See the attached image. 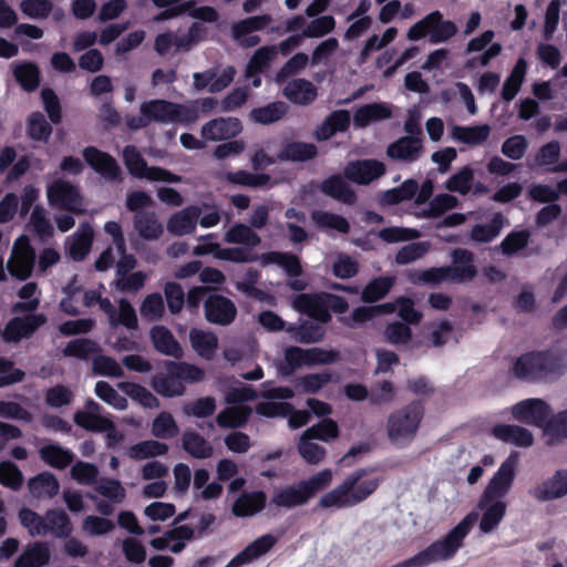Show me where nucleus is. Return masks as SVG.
Instances as JSON below:
<instances>
[{
	"label": "nucleus",
	"instance_id": "1",
	"mask_svg": "<svg viewBox=\"0 0 567 567\" xmlns=\"http://www.w3.org/2000/svg\"><path fill=\"white\" fill-rule=\"evenodd\" d=\"M518 464L519 453L516 451L511 452L482 493L477 503L480 513L474 512L477 517L481 515L480 529L482 533H492L503 520L507 509L505 497L512 488ZM471 514H473V512H471ZM468 515L470 513L466 516ZM476 522L477 520H475L473 525Z\"/></svg>",
	"mask_w": 567,
	"mask_h": 567
},
{
	"label": "nucleus",
	"instance_id": "2",
	"mask_svg": "<svg viewBox=\"0 0 567 567\" xmlns=\"http://www.w3.org/2000/svg\"><path fill=\"white\" fill-rule=\"evenodd\" d=\"M381 477L372 470H357L329 492L321 495L318 507L338 511L364 502L379 487Z\"/></svg>",
	"mask_w": 567,
	"mask_h": 567
},
{
	"label": "nucleus",
	"instance_id": "3",
	"mask_svg": "<svg viewBox=\"0 0 567 567\" xmlns=\"http://www.w3.org/2000/svg\"><path fill=\"white\" fill-rule=\"evenodd\" d=\"M18 296L21 300L13 306V311L28 313V316L14 318L7 324L3 338L10 342H17L29 337L45 322L43 315L32 313L40 305V291L34 282L25 284L19 290Z\"/></svg>",
	"mask_w": 567,
	"mask_h": 567
},
{
	"label": "nucleus",
	"instance_id": "4",
	"mask_svg": "<svg viewBox=\"0 0 567 567\" xmlns=\"http://www.w3.org/2000/svg\"><path fill=\"white\" fill-rule=\"evenodd\" d=\"M476 514L465 516L443 539L433 543L415 556L392 567H425L430 564L451 558L461 547L463 539L473 527Z\"/></svg>",
	"mask_w": 567,
	"mask_h": 567
},
{
	"label": "nucleus",
	"instance_id": "5",
	"mask_svg": "<svg viewBox=\"0 0 567 567\" xmlns=\"http://www.w3.org/2000/svg\"><path fill=\"white\" fill-rule=\"evenodd\" d=\"M141 115L127 120V125L132 130L147 126L152 122L162 124H183L187 125L192 111L182 104L173 103L166 100H151L142 103L140 107Z\"/></svg>",
	"mask_w": 567,
	"mask_h": 567
},
{
	"label": "nucleus",
	"instance_id": "6",
	"mask_svg": "<svg viewBox=\"0 0 567 567\" xmlns=\"http://www.w3.org/2000/svg\"><path fill=\"white\" fill-rule=\"evenodd\" d=\"M476 275L473 264V254L465 249H455L452 252V265L447 267L431 268L423 271L420 277L412 278V281L429 284H441L444 281L463 282L471 280Z\"/></svg>",
	"mask_w": 567,
	"mask_h": 567
},
{
	"label": "nucleus",
	"instance_id": "7",
	"mask_svg": "<svg viewBox=\"0 0 567 567\" xmlns=\"http://www.w3.org/2000/svg\"><path fill=\"white\" fill-rule=\"evenodd\" d=\"M292 307L321 323L330 320V309L336 313H343L348 310V303L343 298L330 293L299 295L293 299Z\"/></svg>",
	"mask_w": 567,
	"mask_h": 567
},
{
	"label": "nucleus",
	"instance_id": "8",
	"mask_svg": "<svg viewBox=\"0 0 567 567\" xmlns=\"http://www.w3.org/2000/svg\"><path fill=\"white\" fill-rule=\"evenodd\" d=\"M560 369V362L549 352H529L520 355L513 367L514 375L526 381L550 377Z\"/></svg>",
	"mask_w": 567,
	"mask_h": 567
},
{
	"label": "nucleus",
	"instance_id": "9",
	"mask_svg": "<svg viewBox=\"0 0 567 567\" xmlns=\"http://www.w3.org/2000/svg\"><path fill=\"white\" fill-rule=\"evenodd\" d=\"M123 161L130 174L136 178L151 182L179 183L182 177L167 169L148 166L135 146H126L123 151Z\"/></svg>",
	"mask_w": 567,
	"mask_h": 567
},
{
	"label": "nucleus",
	"instance_id": "10",
	"mask_svg": "<svg viewBox=\"0 0 567 567\" xmlns=\"http://www.w3.org/2000/svg\"><path fill=\"white\" fill-rule=\"evenodd\" d=\"M421 415L422 410L419 404H411L393 413L388 422L390 440L395 444H404L410 441L419 427Z\"/></svg>",
	"mask_w": 567,
	"mask_h": 567
},
{
	"label": "nucleus",
	"instance_id": "11",
	"mask_svg": "<svg viewBox=\"0 0 567 567\" xmlns=\"http://www.w3.org/2000/svg\"><path fill=\"white\" fill-rule=\"evenodd\" d=\"M494 31L486 30L468 41L465 52L471 54V56L465 62L466 68H485L493 59L501 54L503 47L501 43L494 42Z\"/></svg>",
	"mask_w": 567,
	"mask_h": 567
},
{
	"label": "nucleus",
	"instance_id": "12",
	"mask_svg": "<svg viewBox=\"0 0 567 567\" xmlns=\"http://www.w3.org/2000/svg\"><path fill=\"white\" fill-rule=\"evenodd\" d=\"M48 200L52 207L70 210L75 214H83V199L76 186L63 179H56L49 185Z\"/></svg>",
	"mask_w": 567,
	"mask_h": 567
},
{
	"label": "nucleus",
	"instance_id": "13",
	"mask_svg": "<svg viewBox=\"0 0 567 567\" xmlns=\"http://www.w3.org/2000/svg\"><path fill=\"white\" fill-rule=\"evenodd\" d=\"M271 21L272 19L269 14L254 16L239 20L231 25V38L243 48L256 47L261 41L256 32L264 30Z\"/></svg>",
	"mask_w": 567,
	"mask_h": 567
},
{
	"label": "nucleus",
	"instance_id": "14",
	"mask_svg": "<svg viewBox=\"0 0 567 567\" xmlns=\"http://www.w3.org/2000/svg\"><path fill=\"white\" fill-rule=\"evenodd\" d=\"M512 416L529 425L545 427L550 414L549 405L540 399H526L511 408Z\"/></svg>",
	"mask_w": 567,
	"mask_h": 567
},
{
	"label": "nucleus",
	"instance_id": "15",
	"mask_svg": "<svg viewBox=\"0 0 567 567\" xmlns=\"http://www.w3.org/2000/svg\"><path fill=\"white\" fill-rule=\"evenodd\" d=\"M34 250L25 235L20 236L13 244L11 257L8 260V270L19 279H27L33 268Z\"/></svg>",
	"mask_w": 567,
	"mask_h": 567
},
{
	"label": "nucleus",
	"instance_id": "16",
	"mask_svg": "<svg viewBox=\"0 0 567 567\" xmlns=\"http://www.w3.org/2000/svg\"><path fill=\"white\" fill-rule=\"evenodd\" d=\"M243 131L241 122L237 117H217L206 122L200 128L203 140L219 142L230 140Z\"/></svg>",
	"mask_w": 567,
	"mask_h": 567
},
{
	"label": "nucleus",
	"instance_id": "17",
	"mask_svg": "<svg viewBox=\"0 0 567 567\" xmlns=\"http://www.w3.org/2000/svg\"><path fill=\"white\" fill-rule=\"evenodd\" d=\"M85 162L104 179L115 181L121 175V168L110 154L90 146L83 150Z\"/></svg>",
	"mask_w": 567,
	"mask_h": 567
},
{
	"label": "nucleus",
	"instance_id": "18",
	"mask_svg": "<svg viewBox=\"0 0 567 567\" xmlns=\"http://www.w3.org/2000/svg\"><path fill=\"white\" fill-rule=\"evenodd\" d=\"M385 172L383 163L375 159L351 162L344 168L348 179L353 183L367 185L382 176Z\"/></svg>",
	"mask_w": 567,
	"mask_h": 567
},
{
	"label": "nucleus",
	"instance_id": "19",
	"mask_svg": "<svg viewBox=\"0 0 567 567\" xmlns=\"http://www.w3.org/2000/svg\"><path fill=\"white\" fill-rule=\"evenodd\" d=\"M529 494L539 502L564 497L567 495V471H557L551 477L533 487Z\"/></svg>",
	"mask_w": 567,
	"mask_h": 567
},
{
	"label": "nucleus",
	"instance_id": "20",
	"mask_svg": "<svg viewBox=\"0 0 567 567\" xmlns=\"http://www.w3.org/2000/svg\"><path fill=\"white\" fill-rule=\"evenodd\" d=\"M257 413L274 417V416H287L289 415V426L292 429L301 427L309 421V412L307 411H293V408L289 403L285 402H262L257 405Z\"/></svg>",
	"mask_w": 567,
	"mask_h": 567
},
{
	"label": "nucleus",
	"instance_id": "21",
	"mask_svg": "<svg viewBox=\"0 0 567 567\" xmlns=\"http://www.w3.org/2000/svg\"><path fill=\"white\" fill-rule=\"evenodd\" d=\"M200 214V207L195 205L174 213L166 223L168 233L174 236L193 234L197 227Z\"/></svg>",
	"mask_w": 567,
	"mask_h": 567
},
{
	"label": "nucleus",
	"instance_id": "22",
	"mask_svg": "<svg viewBox=\"0 0 567 567\" xmlns=\"http://www.w3.org/2000/svg\"><path fill=\"white\" fill-rule=\"evenodd\" d=\"M236 313L235 305L223 296H210L205 302L206 318L213 323L229 324L234 321Z\"/></svg>",
	"mask_w": 567,
	"mask_h": 567
},
{
	"label": "nucleus",
	"instance_id": "23",
	"mask_svg": "<svg viewBox=\"0 0 567 567\" xmlns=\"http://www.w3.org/2000/svg\"><path fill=\"white\" fill-rule=\"evenodd\" d=\"M276 543L277 538L275 536L270 534L262 535L237 554L226 567H243L244 565L250 564L267 554Z\"/></svg>",
	"mask_w": 567,
	"mask_h": 567
},
{
	"label": "nucleus",
	"instance_id": "24",
	"mask_svg": "<svg viewBox=\"0 0 567 567\" xmlns=\"http://www.w3.org/2000/svg\"><path fill=\"white\" fill-rule=\"evenodd\" d=\"M101 405L93 400H89L85 410L78 411L74 414L76 425L92 432H103L111 426V420L101 415Z\"/></svg>",
	"mask_w": 567,
	"mask_h": 567
},
{
	"label": "nucleus",
	"instance_id": "25",
	"mask_svg": "<svg viewBox=\"0 0 567 567\" xmlns=\"http://www.w3.org/2000/svg\"><path fill=\"white\" fill-rule=\"evenodd\" d=\"M492 434L497 440L518 447H529L534 443L533 433L519 425L498 424L492 429Z\"/></svg>",
	"mask_w": 567,
	"mask_h": 567
},
{
	"label": "nucleus",
	"instance_id": "26",
	"mask_svg": "<svg viewBox=\"0 0 567 567\" xmlns=\"http://www.w3.org/2000/svg\"><path fill=\"white\" fill-rule=\"evenodd\" d=\"M93 227L89 224L80 225L79 229L66 239L69 254L74 260H82L89 254L93 241Z\"/></svg>",
	"mask_w": 567,
	"mask_h": 567
},
{
	"label": "nucleus",
	"instance_id": "27",
	"mask_svg": "<svg viewBox=\"0 0 567 567\" xmlns=\"http://www.w3.org/2000/svg\"><path fill=\"white\" fill-rule=\"evenodd\" d=\"M392 105L389 103H370L357 109L353 115V124L357 127H365L372 123L390 118Z\"/></svg>",
	"mask_w": 567,
	"mask_h": 567
},
{
	"label": "nucleus",
	"instance_id": "28",
	"mask_svg": "<svg viewBox=\"0 0 567 567\" xmlns=\"http://www.w3.org/2000/svg\"><path fill=\"white\" fill-rule=\"evenodd\" d=\"M491 134V127L487 124L475 126L454 125L451 128V137L470 146H478L484 144Z\"/></svg>",
	"mask_w": 567,
	"mask_h": 567
},
{
	"label": "nucleus",
	"instance_id": "29",
	"mask_svg": "<svg viewBox=\"0 0 567 567\" xmlns=\"http://www.w3.org/2000/svg\"><path fill=\"white\" fill-rule=\"evenodd\" d=\"M134 228L145 240H157L164 233V226L154 212H141L134 216Z\"/></svg>",
	"mask_w": 567,
	"mask_h": 567
},
{
	"label": "nucleus",
	"instance_id": "30",
	"mask_svg": "<svg viewBox=\"0 0 567 567\" xmlns=\"http://www.w3.org/2000/svg\"><path fill=\"white\" fill-rule=\"evenodd\" d=\"M388 156L394 159L413 162L422 153L421 140L414 136L401 137L388 147Z\"/></svg>",
	"mask_w": 567,
	"mask_h": 567
},
{
	"label": "nucleus",
	"instance_id": "31",
	"mask_svg": "<svg viewBox=\"0 0 567 567\" xmlns=\"http://www.w3.org/2000/svg\"><path fill=\"white\" fill-rule=\"evenodd\" d=\"M151 339L154 348L158 352L174 358L182 357V348L167 328L163 326L153 327L151 330Z\"/></svg>",
	"mask_w": 567,
	"mask_h": 567
},
{
	"label": "nucleus",
	"instance_id": "32",
	"mask_svg": "<svg viewBox=\"0 0 567 567\" xmlns=\"http://www.w3.org/2000/svg\"><path fill=\"white\" fill-rule=\"evenodd\" d=\"M284 94L292 103L306 105L316 99L317 89L311 82L297 79L286 85Z\"/></svg>",
	"mask_w": 567,
	"mask_h": 567
},
{
	"label": "nucleus",
	"instance_id": "33",
	"mask_svg": "<svg viewBox=\"0 0 567 567\" xmlns=\"http://www.w3.org/2000/svg\"><path fill=\"white\" fill-rule=\"evenodd\" d=\"M506 225V219L501 213H494L486 224H477L471 230V239L476 243H489L495 239Z\"/></svg>",
	"mask_w": 567,
	"mask_h": 567
},
{
	"label": "nucleus",
	"instance_id": "34",
	"mask_svg": "<svg viewBox=\"0 0 567 567\" xmlns=\"http://www.w3.org/2000/svg\"><path fill=\"white\" fill-rule=\"evenodd\" d=\"M189 339L193 349L198 355L206 360L213 359L218 347V339L213 332L192 329Z\"/></svg>",
	"mask_w": 567,
	"mask_h": 567
},
{
	"label": "nucleus",
	"instance_id": "35",
	"mask_svg": "<svg viewBox=\"0 0 567 567\" xmlns=\"http://www.w3.org/2000/svg\"><path fill=\"white\" fill-rule=\"evenodd\" d=\"M266 503L262 492H251L240 495L233 505V513L239 517L252 516L260 512Z\"/></svg>",
	"mask_w": 567,
	"mask_h": 567
},
{
	"label": "nucleus",
	"instance_id": "36",
	"mask_svg": "<svg viewBox=\"0 0 567 567\" xmlns=\"http://www.w3.org/2000/svg\"><path fill=\"white\" fill-rule=\"evenodd\" d=\"M50 560V550L44 543L29 545L16 561V567H42Z\"/></svg>",
	"mask_w": 567,
	"mask_h": 567
},
{
	"label": "nucleus",
	"instance_id": "37",
	"mask_svg": "<svg viewBox=\"0 0 567 567\" xmlns=\"http://www.w3.org/2000/svg\"><path fill=\"white\" fill-rule=\"evenodd\" d=\"M310 498L307 495L301 482L287 486L276 492L272 503L277 506L291 508L307 503Z\"/></svg>",
	"mask_w": 567,
	"mask_h": 567
},
{
	"label": "nucleus",
	"instance_id": "38",
	"mask_svg": "<svg viewBox=\"0 0 567 567\" xmlns=\"http://www.w3.org/2000/svg\"><path fill=\"white\" fill-rule=\"evenodd\" d=\"M350 124V113L344 110L336 111L316 131L318 140H328L337 132H343Z\"/></svg>",
	"mask_w": 567,
	"mask_h": 567
},
{
	"label": "nucleus",
	"instance_id": "39",
	"mask_svg": "<svg viewBox=\"0 0 567 567\" xmlns=\"http://www.w3.org/2000/svg\"><path fill=\"white\" fill-rule=\"evenodd\" d=\"M166 372H168L166 370ZM152 388L156 393L162 396L173 398L179 396L185 393V385L176 375L169 373H158L153 377L151 382Z\"/></svg>",
	"mask_w": 567,
	"mask_h": 567
},
{
	"label": "nucleus",
	"instance_id": "40",
	"mask_svg": "<svg viewBox=\"0 0 567 567\" xmlns=\"http://www.w3.org/2000/svg\"><path fill=\"white\" fill-rule=\"evenodd\" d=\"M58 480L49 473H42L29 482V489L32 496L37 498H51L59 492Z\"/></svg>",
	"mask_w": 567,
	"mask_h": 567
},
{
	"label": "nucleus",
	"instance_id": "41",
	"mask_svg": "<svg viewBox=\"0 0 567 567\" xmlns=\"http://www.w3.org/2000/svg\"><path fill=\"white\" fill-rule=\"evenodd\" d=\"M45 514L49 534L56 538H68L72 534L73 526L64 511L50 509Z\"/></svg>",
	"mask_w": 567,
	"mask_h": 567
},
{
	"label": "nucleus",
	"instance_id": "42",
	"mask_svg": "<svg viewBox=\"0 0 567 567\" xmlns=\"http://www.w3.org/2000/svg\"><path fill=\"white\" fill-rule=\"evenodd\" d=\"M252 410L246 405L226 408L217 415V423L221 427H239L246 423Z\"/></svg>",
	"mask_w": 567,
	"mask_h": 567
},
{
	"label": "nucleus",
	"instance_id": "43",
	"mask_svg": "<svg viewBox=\"0 0 567 567\" xmlns=\"http://www.w3.org/2000/svg\"><path fill=\"white\" fill-rule=\"evenodd\" d=\"M311 218L318 228L326 231L336 230L346 234L350 228L346 218L332 213L315 210L311 214Z\"/></svg>",
	"mask_w": 567,
	"mask_h": 567
},
{
	"label": "nucleus",
	"instance_id": "44",
	"mask_svg": "<svg viewBox=\"0 0 567 567\" xmlns=\"http://www.w3.org/2000/svg\"><path fill=\"white\" fill-rule=\"evenodd\" d=\"M40 456L47 464L56 468H64L73 461L72 452L58 444L41 447Z\"/></svg>",
	"mask_w": 567,
	"mask_h": 567
},
{
	"label": "nucleus",
	"instance_id": "45",
	"mask_svg": "<svg viewBox=\"0 0 567 567\" xmlns=\"http://www.w3.org/2000/svg\"><path fill=\"white\" fill-rule=\"evenodd\" d=\"M544 435L547 444L554 445L567 437V409L548 419Z\"/></svg>",
	"mask_w": 567,
	"mask_h": 567
},
{
	"label": "nucleus",
	"instance_id": "46",
	"mask_svg": "<svg viewBox=\"0 0 567 567\" xmlns=\"http://www.w3.org/2000/svg\"><path fill=\"white\" fill-rule=\"evenodd\" d=\"M95 492L113 504H121L126 497V489L114 478H100L95 484Z\"/></svg>",
	"mask_w": 567,
	"mask_h": 567
},
{
	"label": "nucleus",
	"instance_id": "47",
	"mask_svg": "<svg viewBox=\"0 0 567 567\" xmlns=\"http://www.w3.org/2000/svg\"><path fill=\"white\" fill-rule=\"evenodd\" d=\"M19 519L21 525L32 537L45 536L49 534L47 514L41 516L29 508H23L19 513Z\"/></svg>",
	"mask_w": 567,
	"mask_h": 567
},
{
	"label": "nucleus",
	"instance_id": "48",
	"mask_svg": "<svg viewBox=\"0 0 567 567\" xmlns=\"http://www.w3.org/2000/svg\"><path fill=\"white\" fill-rule=\"evenodd\" d=\"M457 204L458 200L455 196L450 194H440L429 203L426 208L415 210L414 214L419 217H437L445 212L455 208Z\"/></svg>",
	"mask_w": 567,
	"mask_h": 567
},
{
	"label": "nucleus",
	"instance_id": "49",
	"mask_svg": "<svg viewBox=\"0 0 567 567\" xmlns=\"http://www.w3.org/2000/svg\"><path fill=\"white\" fill-rule=\"evenodd\" d=\"M165 369L169 374L176 375L181 382H199L205 377V371L202 368L186 362L169 361L165 363Z\"/></svg>",
	"mask_w": 567,
	"mask_h": 567
},
{
	"label": "nucleus",
	"instance_id": "50",
	"mask_svg": "<svg viewBox=\"0 0 567 567\" xmlns=\"http://www.w3.org/2000/svg\"><path fill=\"white\" fill-rule=\"evenodd\" d=\"M526 70V61L519 59L503 85L502 96L505 101H512L516 96L524 81Z\"/></svg>",
	"mask_w": 567,
	"mask_h": 567
},
{
	"label": "nucleus",
	"instance_id": "51",
	"mask_svg": "<svg viewBox=\"0 0 567 567\" xmlns=\"http://www.w3.org/2000/svg\"><path fill=\"white\" fill-rule=\"evenodd\" d=\"M118 388L132 400L137 401L144 408L154 409L159 405L157 398L140 384L133 382H121Z\"/></svg>",
	"mask_w": 567,
	"mask_h": 567
},
{
	"label": "nucleus",
	"instance_id": "52",
	"mask_svg": "<svg viewBox=\"0 0 567 567\" xmlns=\"http://www.w3.org/2000/svg\"><path fill=\"white\" fill-rule=\"evenodd\" d=\"M225 239L227 243L233 244H241L250 250L251 248L256 247L260 243L259 236L251 230L250 227L238 224L233 226L225 235Z\"/></svg>",
	"mask_w": 567,
	"mask_h": 567
},
{
	"label": "nucleus",
	"instance_id": "53",
	"mask_svg": "<svg viewBox=\"0 0 567 567\" xmlns=\"http://www.w3.org/2000/svg\"><path fill=\"white\" fill-rule=\"evenodd\" d=\"M287 113V105L284 102L270 103L262 107L254 109L250 117L260 124H270L280 120Z\"/></svg>",
	"mask_w": 567,
	"mask_h": 567
},
{
	"label": "nucleus",
	"instance_id": "54",
	"mask_svg": "<svg viewBox=\"0 0 567 567\" xmlns=\"http://www.w3.org/2000/svg\"><path fill=\"white\" fill-rule=\"evenodd\" d=\"M442 18V13L440 11H433L429 13L426 17L414 23L410 30L408 31V38L411 41H417L425 35L430 37V41L432 40V33L434 32L437 21Z\"/></svg>",
	"mask_w": 567,
	"mask_h": 567
},
{
	"label": "nucleus",
	"instance_id": "55",
	"mask_svg": "<svg viewBox=\"0 0 567 567\" xmlns=\"http://www.w3.org/2000/svg\"><path fill=\"white\" fill-rule=\"evenodd\" d=\"M321 189L324 194L341 200L343 203H352L354 194L340 176H333L324 181L321 185Z\"/></svg>",
	"mask_w": 567,
	"mask_h": 567
},
{
	"label": "nucleus",
	"instance_id": "56",
	"mask_svg": "<svg viewBox=\"0 0 567 567\" xmlns=\"http://www.w3.org/2000/svg\"><path fill=\"white\" fill-rule=\"evenodd\" d=\"M277 54V47H261L251 56L246 68V78L261 73Z\"/></svg>",
	"mask_w": 567,
	"mask_h": 567
},
{
	"label": "nucleus",
	"instance_id": "57",
	"mask_svg": "<svg viewBox=\"0 0 567 567\" xmlns=\"http://www.w3.org/2000/svg\"><path fill=\"white\" fill-rule=\"evenodd\" d=\"M167 452V445L154 440L144 441L132 445L126 454L134 460H144L158 455H164Z\"/></svg>",
	"mask_w": 567,
	"mask_h": 567
},
{
	"label": "nucleus",
	"instance_id": "58",
	"mask_svg": "<svg viewBox=\"0 0 567 567\" xmlns=\"http://www.w3.org/2000/svg\"><path fill=\"white\" fill-rule=\"evenodd\" d=\"M262 265L276 264L282 267L288 275L298 276L301 271L300 262L296 256L282 252H268L260 257Z\"/></svg>",
	"mask_w": 567,
	"mask_h": 567
},
{
	"label": "nucleus",
	"instance_id": "59",
	"mask_svg": "<svg viewBox=\"0 0 567 567\" xmlns=\"http://www.w3.org/2000/svg\"><path fill=\"white\" fill-rule=\"evenodd\" d=\"M154 48L159 55H165L176 51H187V42L182 35L166 32L156 37Z\"/></svg>",
	"mask_w": 567,
	"mask_h": 567
},
{
	"label": "nucleus",
	"instance_id": "60",
	"mask_svg": "<svg viewBox=\"0 0 567 567\" xmlns=\"http://www.w3.org/2000/svg\"><path fill=\"white\" fill-rule=\"evenodd\" d=\"M183 446L186 452L197 458H206L213 454V446L194 432H186L184 434Z\"/></svg>",
	"mask_w": 567,
	"mask_h": 567
},
{
	"label": "nucleus",
	"instance_id": "61",
	"mask_svg": "<svg viewBox=\"0 0 567 567\" xmlns=\"http://www.w3.org/2000/svg\"><path fill=\"white\" fill-rule=\"evenodd\" d=\"M227 179L231 183L250 187H272L275 182L267 174H252L246 171L228 173Z\"/></svg>",
	"mask_w": 567,
	"mask_h": 567
},
{
	"label": "nucleus",
	"instance_id": "62",
	"mask_svg": "<svg viewBox=\"0 0 567 567\" xmlns=\"http://www.w3.org/2000/svg\"><path fill=\"white\" fill-rule=\"evenodd\" d=\"M313 440L303 432L298 444L299 454L309 464H318L326 456L324 447L313 442Z\"/></svg>",
	"mask_w": 567,
	"mask_h": 567
},
{
	"label": "nucleus",
	"instance_id": "63",
	"mask_svg": "<svg viewBox=\"0 0 567 567\" xmlns=\"http://www.w3.org/2000/svg\"><path fill=\"white\" fill-rule=\"evenodd\" d=\"M473 181L474 171L470 166H465L446 181L445 187L451 192L466 195L472 188Z\"/></svg>",
	"mask_w": 567,
	"mask_h": 567
},
{
	"label": "nucleus",
	"instance_id": "64",
	"mask_svg": "<svg viewBox=\"0 0 567 567\" xmlns=\"http://www.w3.org/2000/svg\"><path fill=\"white\" fill-rule=\"evenodd\" d=\"M95 394L105 403L116 410H125L127 408V400L122 396L113 386L105 381H99L95 384Z\"/></svg>",
	"mask_w": 567,
	"mask_h": 567
}]
</instances>
